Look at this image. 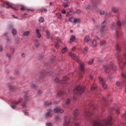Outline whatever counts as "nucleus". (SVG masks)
Instances as JSON below:
<instances>
[{
    "instance_id": "obj_1",
    "label": "nucleus",
    "mask_w": 126,
    "mask_h": 126,
    "mask_svg": "<svg viewBox=\"0 0 126 126\" xmlns=\"http://www.w3.org/2000/svg\"><path fill=\"white\" fill-rule=\"evenodd\" d=\"M69 55L70 57H71L72 59L75 60V61H77V63H79V69L80 70L79 72V78H81L82 77V75L84 74V63L83 62L80 61L79 60H78V58L76 57V55L72 52H69Z\"/></svg>"
},
{
    "instance_id": "obj_2",
    "label": "nucleus",
    "mask_w": 126,
    "mask_h": 126,
    "mask_svg": "<svg viewBox=\"0 0 126 126\" xmlns=\"http://www.w3.org/2000/svg\"><path fill=\"white\" fill-rule=\"evenodd\" d=\"M112 119L111 116H109L106 120L95 121L93 123V126H108L113 124Z\"/></svg>"
},
{
    "instance_id": "obj_3",
    "label": "nucleus",
    "mask_w": 126,
    "mask_h": 126,
    "mask_svg": "<svg viewBox=\"0 0 126 126\" xmlns=\"http://www.w3.org/2000/svg\"><path fill=\"white\" fill-rule=\"evenodd\" d=\"M20 103H23L22 105L23 108H26V103L23 101V99L21 98L19 101H13L12 102V105L11 108L12 109H15L16 108V106L18 105V104H20Z\"/></svg>"
},
{
    "instance_id": "obj_4",
    "label": "nucleus",
    "mask_w": 126,
    "mask_h": 126,
    "mask_svg": "<svg viewBox=\"0 0 126 126\" xmlns=\"http://www.w3.org/2000/svg\"><path fill=\"white\" fill-rule=\"evenodd\" d=\"M73 92L75 94H82L83 92H84V88L81 86H77L74 89Z\"/></svg>"
},
{
    "instance_id": "obj_5",
    "label": "nucleus",
    "mask_w": 126,
    "mask_h": 126,
    "mask_svg": "<svg viewBox=\"0 0 126 126\" xmlns=\"http://www.w3.org/2000/svg\"><path fill=\"white\" fill-rule=\"evenodd\" d=\"M118 62H119V65L120 69L121 70L124 69V66H125V65H126V59L123 58H119Z\"/></svg>"
},
{
    "instance_id": "obj_6",
    "label": "nucleus",
    "mask_w": 126,
    "mask_h": 126,
    "mask_svg": "<svg viewBox=\"0 0 126 126\" xmlns=\"http://www.w3.org/2000/svg\"><path fill=\"white\" fill-rule=\"evenodd\" d=\"M1 6L2 7H4L5 6L6 8H12L14 9V10H16V8L13 7L12 5L10 4V3L7 1H5L4 2V4H1Z\"/></svg>"
},
{
    "instance_id": "obj_7",
    "label": "nucleus",
    "mask_w": 126,
    "mask_h": 126,
    "mask_svg": "<svg viewBox=\"0 0 126 126\" xmlns=\"http://www.w3.org/2000/svg\"><path fill=\"white\" fill-rule=\"evenodd\" d=\"M106 24H107V23H106V20L103 21L101 23L102 28L100 32L101 35H104L105 34V29L104 28H105V27H106Z\"/></svg>"
},
{
    "instance_id": "obj_8",
    "label": "nucleus",
    "mask_w": 126,
    "mask_h": 126,
    "mask_svg": "<svg viewBox=\"0 0 126 126\" xmlns=\"http://www.w3.org/2000/svg\"><path fill=\"white\" fill-rule=\"evenodd\" d=\"M78 115V109H76L73 112V119L75 121H78L79 120Z\"/></svg>"
},
{
    "instance_id": "obj_9",
    "label": "nucleus",
    "mask_w": 126,
    "mask_h": 126,
    "mask_svg": "<svg viewBox=\"0 0 126 126\" xmlns=\"http://www.w3.org/2000/svg\"><path fill=\"white\" fill-rule=\"evenodd\" d=\"M67 80H68V77H67V76H64L62 80L60 81V83H61L62 86H63V84L65 85V84H66L67 83Z\"/></svg>"
},
{
    "instance_id": "obj_10",
    "label": "nucleus",
    "mask_w": 126,
    "mask_h": 126,
    "mask_svg": "<svg viewBox=\"0 0 126 126\" xmlns=\"http://www.w3.org/2000/svg\"><path fill=\"white\" fill-rule=\"evenodd\" d=\"M69 123H70V118L69 117H66L65 118L63 126H69Z\"/></svg>"
},
{
    "instance_id": "obj_11",
    "label": "nucleus",
    "mask_w": 126,
    "mask_h": 126,
    "mask_svg": "<svg viewBox=\"0 0 126 126\" xmlns=\"http://www.w3.org/2000/svg\"><path fill=\"white\" fill-rule=\"evenodd\" d=\"M99 81H100V82H101L102 86L103 88H104V89H107V84H106L105 82H104V80L103 79V78H102L101 77H99Z\"/></svg>"
},
{
    "instance_id": "obj_12",
    "label": "nucleus",
    "mask_w": 126,
    "mask_h": 126,
    "mask_svg": "<svg viewBox=\"0 0 126 126\" xmlns=\"http://www.w3.org/2000/svg\"><path fill=\"white\" fill-rule=\"evenodd\" d=\"M91 116V113L90 112H86L85 114V119L86 121H89L90 116Z\"/></svg>"
},
{
    "instance_id": "obj_13",
    "label": "nucleus",
    "mask_w": 126,
    "mask_h": 126,
    "mask_svg": "<svg viewBox=\"0 0 126 126\" xmlns=\"http://www.w3.org/2000/svg\"><path fill=\"white\" fill-rule=\"evenodd\" d=\"M54 111V113H60V114L63 113V110L58 107L55 108Z\"/></svg>"
},
{
    "instance_id": "obj_14",
    "label": "nucleus",
    "mask_w": 126,
    "mask_h": 126,
    "mask_svg": "<svg viewBox=\"0 0 126 126\" xmlns=\"http://www.w3.org/2000/svg\"><path fill=\"white\" fill-rule=\"evenodd\" d=\"M103 69L106 73H109V72H110V68H109V66L108 65H104Z\"/></svg>"
},
{
    "instance_id": "obj_15",
    "label": "nucleus",
    "mask_w": 126,
    "mask_h": 126,
    "mask_svg": "<svg viewBox=\"0 0 126 126\" xmlns=\"http://www.w3.org/2000/svg\"><path fill=\"white\" fill-rule=\"evenodd\" d=\"M35 32L36 33L37 38L40 39V38H41V37H42V35H41V33H40V30L36 29L35 30Z\"/></svg>"
},
{
    "instance_id": "obj_16",
    "label": "nucleus",
    "mask_w": 126,
    "mask_h": 126,
    "mask_svg": "<svg viewBox=\"0 0 126 126\" xmlns=\"http://www.w3.org/2000/svg\"><path fill=\"white\" fill-rule=\"evenodd\" d=\"M52 109H48L46 115V117H52Z\"/></svg>"
},
{
    "instance_id": "obj_17",
    "label": "nucleus",
    "mask_w": 126,
    "mask_h": 126,
    "mask_svg": "<svg viewBox=\"0 0 126 126\" xmlns=\"http://www.w3.org/2000/svg\"><path fill=\"white\" fill-rule=\"evenodd\" d=\"M81 21L80 19L76 18L73 20V23H74V24H76L77 23H80Z\"/></svg>"
},
{
    "instance_id": "obj_18",
    "label": "nucleus",
    "mask_w": 126,
    "mask_h": 126,
    "mask_svg": "<svg viewBox=\"0 0 126 126\" xmlns=\"http://www.w3.org/2000/svg\"><path fill=\"white\" fill-rule=\"evenodd\" d=\"M90 41V37L88 35H86L84 37V41L86 43H88Z\"/></svg>"
},
{
    "instance_id": "obj_19",
    "label": "nucleus",
    "mask_w": 126,
    "mask_h": 126,
    "mask_svg": "<svg viewBox=\"0 0 126 126\" xmlns=\"http://www.w3.org/2000/svg\"><path fill=\"white\" fill-rule=\"evenodd\" d=\"M110 68L113 70H116L117 66L114 64V63H111L110 64Z\"/></svg>"
},
{
    "instance_id": "obj_20",
    "label": "nucleus",
    "mask_w": 126,
    "mask_h": 126,
    "mask_svg": "<svg viewBox=\"0 0 126 126\" xmlns=\"http://www.w3.org/2000/svg\"><path fill=\"white\" fill-rule=\"evenodd\" d=\"M110 27L112 30H114V29H117V27L116 26V24H115V23H111Z\"/></svg>"
},
{
    "instance_id": "obj_21",
    "label": "nucleus",
    "mask_w": 126,
    "mask_h": 126,
    "mask_svg": "<svg viewBox=\"0 0 126 126\" xmlns=\"http://www.w3.org/2000/svg\"><path fill=\"white\" fill-rule=\"evenodd\" d=\"M112 10L113 12H114V13H116L119 11V8L113 7L112 9Z\"/></svg>"
},
{
    "instance_id": "obj_22",
    "label": "nucleus",
    "mask_w": 126,
    "mask_h": 126,
    "mask_svg": "<svg viewBox=\"0 0 126 126\" xmlns=\"http://www.w3.org/2000/svg\"><path fill=\"white\" fill-rule=\"evenodd\" d=\"M96 89H97V86L96 85V84H94L91 87V90H92V91H94V90H96Z\"/></svg>"
},
{
    "instance_id": "obj_23",
    "label": "nucleus",
    "mask_w": 126,
    "mask_h": 126,
    "mask_svg": "<svg viewBox=\"0 0 126 126\" xmlns=\"http://www.w3.org/2000/svg\"><path fill=\"white\" fill-rule=\"evenodd\" d=\"M64 94H65V93L62 91H60L57 93L58 96H62V95H64Z\"/></svg>"
},
{
    "instance_id": "obj_24",
    "label": "nucleus",
    "mask_w": 126,
    "mask_h": 126,
    "mask_svg": "<svg viewBox=\"0 0 126 126\" xmlns=\"http://www.w3.org/2000/svg\"><path fill=\"white\" fill-rule=\"evenodd\" d=\"M74 40H75V36L74 35H71L70 39V43H72V42H73V41H74Z\"/></svg>"
},
{
    "instance_id": "obj_25",
    "label": "nucleus",
    "mask_w": 126,
    "mask_h": 126,
    "mask_svg": "<svg viewBox=\"0 0 126 126\" xmlns=\"http://www.w3.org/2000/svg\"><path fill=\"white\" fill-rule=\"evenodd\" d=\"M56 16H57V18L59 19H62V18L63 17V15L60 13H56Z\"/></svg>"
},
{
    "instance_id": "obj_26",
    "label": "nucleus",
    "mask_w": 126,
    "mask_h": 126,
    "mask_svg": "<svg viewBox=\"0 0 126 126\" xmlns=\"http://www.w3.org/2000/svg\"><path fill=\"white\" fill-rule=\"evenodd\" d=\"M55 120H56V122H61V121H62L60 117L58 116H55Z\"/></svg>"
},
{
    "instance_id": "obj_27",
    "label": "nucleus",
    "mask_w": 126,
    "mask_h": 126,
    "mask_svg": "<svg viewBox=\"0 0 126 126\" xmlns=\"http://www.w3.org/2000/svg\"><path fill=\"white\" fill-rule=\"evenodd\" d=\"M67 51V47H65L62 49V54H65V53H66V51Z\"/></svg>"
},
{
    "instance_id": "obj_28",
    "label": "nucleus",
    "mask_w": 126,
    "mask_h": 126,
    "mask_svg": "<svg viewBox=\"0 0 126 126\" xmlns=\"http://www.w3.org/2000/svg\"><path fill=\"white\" fill-rule=\"evenodd\" d=\"M122 35V32L120 31H116V37L117 38H119L120 36Z\"/></svg>"
},
{
    "instance_id": "obj_29",
    "label": "nucleus",
    "mask_w": 126,
    "mask_h": 126,
    "mask_svg": "<svg viewBox=\"0 0 126 126\" xmlns=\"http://www.w3.org/2000/svg\"><path fill=\"white\" fill-rule=\"evenodd\" d=\"M12 33L13 34V36H15L16 34H17V31L15 29H13L12 30Z\"/></svg>"
},
{
    "instance_id": "obj_30",
    "label": "nucleus",
    "mask_w": 126,
    "mask_h": 126,
    "mask_svg": "<svg viewBox=\"0 0 126 126\" xmlns=\"http://www.w3.org/2000/svg\"><path fill=\"white\" fill-rule=\"evenodd\" d=\"M34 44L35 45L36 47H39L40 46V44H39V42H38V39H36L34 41Z\"/></svg>"
},
{
    "instance_id": "obj_31",
    "label": "nucleus",
    "mask_w": 126,
    "mask_h": 126,
    "mask_svg": "<svg viewBox=\"0 0 126 126\" xmlns=\"http://www.w3.org/2000/svg\"><path fill=\"white\" fill-rule=\"evenodd\" d=\"M45 105L46 106H50V105H52V102H51L50 101H47L45 102Z\"/></svg>"
},
{
    "instance_id": "obj_32",
    "label": "nucleus",
    "mask_w": 126,
    "mask_h": 126,
    "mask_svg": "<svg viewBox=\"0 0 126 126\" xmlns=\"http://www.w3.org/2000/svg\"><path fill=\"white\" fill-rule=\"evenodd\" d=\"M122 22L121 21V19L118 18V21H117V25L119 26H122Z\"/></svg>"
},
{
    "instance_id": "obj_33",
    "label": "nucleus",
    "mask_w": 126,
    "mask_h": 126,
    "mask_svg": "<svg viewBox=\"0 0 126 126\" xmlns=\"http://www.w3.org/2000/svg\"><path fill=\"white\" fill-rule=\"evenodd\" d=\"M30 35V32L27 31L24 33V36H29Z\"/></svg>"
},
{
    "instance_id": "obj_34",
    "label": "nucleus",
    "mask_w": 126,
    "mask_h": 126,
    "mask_svg": "<svg viewBox=\"0 0 126 126\" xmlns=\"http://www.w3.org/2000/svg\"><path fill=\"white\" fill-rule=\"evenodd\" d=\"M92 44L94 47H96V46H97V42L95 40H94L92 41Z\"/></svg>"
},
{
    "instance_id": "obj_35",
    "label": "nucleus",
    "mask_w": 126,
    "mask_h": 126,
    "mask_svg": "<svg viewBox=\"0 0 126 126\" xmlns=\"http://www.w3.org/2000/svg\"><path fill=\"white\" fill-rule=\"evenodd\" d=\"M83 53L84 54H86V53H88V48L87 47H85Z\"/></svg>"
},
{
    "instance_id": "obj_36",
    "label": "nucleus",
    "mask_w": 126,
    "mask_h": 126,
    "mask_svg": "<svg viewBox=\"0 0 126 126\" xmlns=\"http://www.w3.org/2000/svg\"><path fill=\"white\" fill-rule=\"evenodd\" d=\"M7 87L9 88L10 90H12V85L10 83L7 84Z\"/></svg>"
},
{
    "instance_id": "obj_37",
    "label": "nucleus",
    "mask_w": 126,
    "mask_h": 126,
    "mask_svg": "<svg viewBox=\"0 0 126 126\" xmlns=\"http://www.w3.org/2000/svg\"><path fill=\"white\" fill-rule=\"evenodd\" d=\"M116 50L118 51V52H120L121 51V47H120V45H116Z\"/></svg>"
},
{
    "instance_id": "obj_38",
    "label": "nucleus",
    "mask_w": 126,
    "mask_h": 126,
    "mask_svg": "<svg viewBox=\"0 0 126 126\" xmlns=\"http://www.w3.org/2000/svg\"><path fill=\"white\" fill-rule=\"evenodd\" d=\"M100 46H104V45H106V41L104 40L100 42Z\"/></svg>"
},
{
    "instance_id": "obj_39",
    "label": "nucleus",
    "mask_w": 126,
    "mask_h": 126,
    "mask_svg": "<svg viewBox=\"0 0 126 126\" xmlns=\"http://www.w3.org/2000/svg\"><path fill=\"white\" fill-rule=\"evenodd\" d=\"M71 102V100L69 98L67 99L66 101V105H69Z\"/></svg>"
},
{
    "instance_id": "obj_40",
    "label": "nucleus",
    "mask_w": 126,
    "mask_h": 126,
    "mask_svg": "<svg viewBox=\"0 0 126 126\" xmlns=\"http://www.w3.org/2000/svg\"><path fill=\"white\" fill-rule=\"evenodd\" d=\"M94 63V59H92L88 62L89 64H92Z\"/></svg>"
},
{
    "instance_id": "obj_41",
    "label": "nucleus",
    "mask_w": 126,
    "mask_h": 126,
    "mask_svg": "<svg viewBox=\"0 0 126 126\" xmlns=\"http://www.w3.org/2000/svg\"><path fill=\"white\" fill-rule=\"evenodd\" d=\"M31 87L32 88H37V85H36V84H32L31 85Z\"/></svg>"
},
{
    "instance_id": "obj_42",
    "label": "nucleus",
    "mask_w": 126,
    "mask_h": 126,
    "mask_svg": "<svg viewBox=\"0 0 126 126\" xmlns=\"http://www.w3.org/2000/svg\"><path fill=\"white\" fill-rule=\"evenodd\" d=\"M56 40H57V41H58V42H60V43L63 42V40H62L61 39H60V38H59V37H57V38H56Z\"/></svg>"
},
{
    "instance_id": "obj_43",
    "label": "nucleus",
    "mask_w": 126,
    "mask_h": 126,
    "mask_svg": "<svg viewBox=\"0 0 126 126\" xmlns=\"http://www.w3.org/2000/svg\"><path fill=\"white\" fill-rule=\"evenodd\" d=\"M71 10H70L69 12H68L66 14V16H70L71 15Z\"/></svg>"
},
{
    "instance_id": "obj_44",
    "label": "nucleus",
    "mask_w": 126,
    "mask_h": 126,
    "mask_svg": "<svg viewBox=\"0 0 126 126\" xmlns=\"http://www.w3.org/2000/svg\"><path fill=\"white\" fill-rule=\"evenodd\" d=\"M122 76L123 78L126 79V74H125V73H122Z\"/></svg>"
},
{
    "instance_id": "obj_45",
    "label": "nucleus",
    "mask_w": 126,
    "mask_h": 126,
    "mask_svg": "<svg viewBox=\"0 0 126 126\" xmlns=\"http://www.w3.org/2000/svg\"><path fill=\"white\" fill-rule=\"evenodd\" d=\"M39 22H41V23H42V22H44V18L43 17H40V18H39Z\"/></svg>"
},
{
    "instance_id": "obj_46",
    "label": "nucleus",
    "mask_w": 126,
    "mask_h": 126,
    "mask_svg": "<svg viewBox=\"0 0 126 126\" xmlns=\"http://www.w3.org/2000/svg\"><path fill=\"white\" fill-rule=\"evenodd\" d=\"M54 82L55 83H58V82H60V79H59V78H56L55 79H54Z\"/></svg>"
},
{
    "instance_id": "obj_47",
    "label": "nucleus",
    "mask_w": 126,
    "mask_h": 126,
    "mask_svg": "<svg viewBox=\"0 0 126 126\" xmlns=\"http://www.w3.org/2000/svg\"><path fill=\"white\" fill-rule=\"evenodd\" d=\"M68 20L70 22H71V23H73V20H74L73 18H69L68 19Z\"/></svg>"
},
{
    "instance_id": "obj_48",
    "label": "nucleus",
    "mask_w": 126,
    "mask_h": 126,
    "mask_svg": "<svg viewBox=\"0 0 126 126\" xmlns=\"http://www.w3.org/2000/svg\"><path fill=\"white\" fill-rule=\"evenodd\" d=\"M63 6H64V7H67L68 6V4L67 3H63Z\"/></svg>"
},
{
    "instance_id": "obj_49",
    "label": "nucleus",
    "mask_w": 126,
    "mask_h": 126,
    "mask_svg": "<svg viewBox=\"0 0 126 126\" xmlns=\"http://www.w3.org/2000/svg\"><path fill=\"white\" fill-rule=\"evenodd\" d=\"M115 111H116L117 114H120V110L119 109V108H116Z\"/></svg>"
},
{
    "instance_id": "obj_50",
    "label": "nucleus",
    "mask_w": 126,
    "mask_h": 126,
    "mask_svg": "<svg viewBox=\"0 0 126 126\" xmlns=\"http://www.w3.org/2000/svg\"><path fill=\"white\" fill-rule=\"evenodd\" d=\"M81 11L79 9L77 10L76 11L74 12V13H80Z\"/></svg>"
},
{
    "instance_id": "obj_51",
    "label": "nucleus",
    "mask_w": 126,
    "mask_h": 126,
    "mask_svg": "<svg viewBox=\"0 0 126 126\" xmlns=\"http://www.w3.org/2000/svg\"><path fill=\"white\" fill-rule=\"evenodd\" d=\"M116 85L117 86H122V83H120L119 82H117L116 83Z\"/></svg>"
},
{
    "instance_id": "obj_52",
    "label": "nucleus",
    "mask_w": 126,
    "mask_h": 126,
    "mask_svg": "<svg viewBox=\"0 0 126 126\" xmlns=\"http://www.w3.org/2000/svg\"><path fill=\"white\" fill-rule=\"evenodd\" d=\"M11 51H12V54H13V55L14 54H15V49L14 48H12L11 49Z\"/></svg>"
},
{
    "instance_id": "obj_53",
    "label": "nucleus",
    "mask_w": 126,
    "mask_h": 126,
    "mask_svg": "<svg viewBox=\"0 0 126 126\" xmlns=\"http://www.w3.org/2000/svg\"><path fill=\"white\" fill-rule=\"evenodd\" d=\"M20 9H21V10H25V9H26V8H25V6H22Z\"/></svg>"
},
{
    "instance_id": "obj_54",
    "label": "nucleus",
    "mask_w": 126,
    "mask_h": 126,
    "mask_svg": "<svg viewBox=\"0 0 126 126\" xmlns=\"http://www.w3.org/2000/svg\"><path fill=\"white\" fill-rule=\"evenodd\" d=\"M100 15H104L105 14V11H100Z\"/></svg>"
},
{
    "instance_id": "obj_55",
    "label": "nucleus",
    "mask_w": 126,
    "mask_h": 126,
    "mask_svg": "<svg viewBox=\"0 0 126 126\" xmlns=\"http://www.w3.org/2000/svg\"><path fill=\"white\" fill-rule=\"evenodd\" d=\"M6 57H7V58H8L9 59H11V55H10L9 54L7 53L6 55Z\"/></svg>"
},
{
    "instance_id": "obj_56",
    "label": "nucleus",
    "mask_w": 126,
    "mask_h": 126,
    "mask_svg": "<svg viewBox=\"0 0 126 126\" xmlns=\"http://www.w3.org/2000/svg\"><path fill=\"white\" fill-rule=\"evenodd\" d=\"M27 13H25V14H24L23 15V18H26V17H27Z\"/></svg>"
},
{
    "instance_id": "obj_57",
    "label": "nucleus",
    "mask_w": 126,
    "mask_h": 126,
    "mask_svg": "<svg viewBox=\"0 0 126 126\" xmlns=\"http://www.w3.org/2000/svg\"><path fill=\"white\" fill-rule=\"evenodd\" d=\"M46 126H52V123H46Z\"/></svg>"
},
{
    "instance_id": "obj_58",
    "label": "nucleus",
    "mask_w": 126,
    "mask_h": 126,
    "mask_svg": "<svg viewBox=\"0 0 126 126\" xmlns=\"http://www.w3.org/2000/svg\"><path fill=\"white\" fill-rule=\"evenodd\" d=\"M123 118H124V119H125L126 120V113H124L123 116H122Z\"/></svg>"
},
{
    "instance_id": "obj_59",
    "label": "nucleus",
    "mask_w": 126,
    "mask_h": 126,
    "mask_svg": "<svg viewBox=\"0 0 126 126\" xmlns=\"http://www.w3.org/2000/svg\"><path fill=\"white\" fill-rule=\"evenodd\" d=\"M24 98L25 100H28V95H25Z\"/></svg>"
},
{
    "instance_id": "obj_60",
    "label": "nucleus",
    "mask_w": 126,
    "mask_h": 126,
    "mask_svg": "<svg viewBox=\"0 0 126 126\" xmlns=\"http://www.w3.org/2000/svg\"><path fill=\"white\" fill-rule=\"evenodd\" d=\"M74 125H75V126H80V124H79V123H74Z\"/></svg>"
},
{
    "instance_id": "obj_61",
    "label": "nucleus",
    "mask_w": 126,
    "mask_h": 126,
    "mask_svg": "<svg viewBox=\"0 0 126 126\" xmlns=\"http://www.w3.org/2000/svg\"><path fill=\"white\" fill-rule=\"evenodd\" d=\"M65 12H66L65 9L63 10L62 11V13H63V14H65Z\"/></svg>"
},
{
    "instance_id": "obj_62",
    "label": "nucleus",
    "mask_w": 126,
    "mask_h": 126,
    "mask_svg": "<svg viewBox=\"0 0 126 126\" xmlns=\"http://www.w3.org/2000/svg\"><path fill=\"white\" fill-rule=\"evenodd\" d=\"M42 93L43 92L42 91H38V95H40V94H42Z\"/></svg>"
},
{
    "instance_id": "obj_63",
    "label": "nucleus",
    "mask_w": 126,
    "mask_h": 126,
    "mask_svg": "<svg viewBox=\"0 0 126 126\" xmlns=\"http://www.w3.org/2000/svg\"><path fill=\"white\" fill-rule=\"evenodd\" d=\"M59 44H58V43H57V44L55 45V47H56V49H59Z\"/></svg>"
},
{
    "instance_id": "obj_64",
    "label": "nucleus",
    "mask_w": 126,
    "mask_h": 126,
    "mask_svg": "<svg viewBox=\"0 0 126 126\" xmlns=\"http://www.w3.org/2000/svg\"><path fill=\"white\" fill-rule=\"evenodd\" d=\"M0 52H2V46L0 45Z\"/></svg>"
}]
</instances>
